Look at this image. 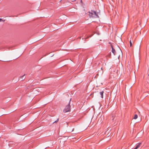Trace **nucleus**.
Wrapping results in <instances>:
<instances>
[{"mask_svg": "<svg viewBox=\"0 0 149 149\" xmlns=\"http://www.w3.org/2000/svg\"><path fill=\"white\" fill-rule=\"evenodd\" d=\"M114 119V118H113L112 119V120H113Z\"/></svg>", "mask_w": 149, "mask_h": 149, "instance_id": "obj_13", "label": "nucleus"}, {"mask_svg": "<svg viewBox=\"0 0 149 149\" xmlns=\"http://www.w3.org/2000/svg\"><path fill=\"white\" fill-rule=\"evenodd\" d=\"M141 143H139L137 146H136V147L134 148V149H137L140 146Z\"/></svg>", "mask_w": 149, "mask_h": 149, "instance_id": "obj_6", "label": "nucleus"}, {"mask_svg": "<svg viewBox=\"0 0 149 149\" xmlns=\"http://www.w3.org/2000/svg\"><path fill=\"white\" fill-rule=\"evenodd\" d=\"M25 78V75H23L21 77V78L22 79V80L24 79Z\"/></svg>", "mask_w": 149, "mask_h": 149, "instance_id": "obj_7", "label": "nucleus"}, {"mask_svg": "<svg viewBox=\"0 0 149 149\" xmlns=\"http://www.w3.org/2000/svg\"><path fill=\"white\" fill-rule=\"evenodd\" d=\"M93 36V35H92L91 36H89L88 37H91V36Z\"/></svg>", "mask_w": 149, "mask_h": 149, "instance_id": "obj_12", "label": "nucleus"}, {"mask_svg": "<svg viewBox=\"0 0 149 149\" xmlns=\"http://www.w3.org/2000/svg\"><path fill=\"white\" fill-rule=\"evenodd\" d=\"M94 11H91V12H89V16L90 17H94L95 16H94Z\"/></svg>", "mask_w": 149, "mask_h": 149, "instance_id": "obj_2", "label": "nucleus"}, {"mask_svg": "<svg viewBox=\"0 0 149 149\" xmlns=\"http://www.w3.org/2000/svg\"><path fill=\"white\" fill-rule=\"evenodd\" d=\"M2 21V19L1 18H0V22H1Z\"/></svg>", "mask_w": 149, "mask_h": 149, "instance_id": "obj_11", "label": "nucleus"}, {"mask_svg": "<svg viewBox=\"0 0 149 149\" xmlns=\"http://www.w3.org/2000/svg\"><path fill=\"white\" fill-rule=\"evenodd\" d=\"M94 16H95V17H99V16H98L97 14L96 11H94Z\"/></svg>", "mask_w": 149, "mask_h": 149, "instance_id": "obj_4", "label": "nucleus"}, {"mask_svg": "<svg viewBox=\"0 0 149 149\" xmlns=\"http://www.w3.org/2000/svg\"><path fill=\"white\" fill-rule=\"evenodd\" d=\"M111 46L112 48L111 52L114 55H115L116 54V52L115 49L113 48V46L112 45H111Z\"/></svg>", "mask_w": 149, "mask_h": 149, "instance_id": "obj_3", "label": "nucleus"}, {"mask_svg": "<svg viewBox=\"0 0 149 149\" xmlns=\"http://www.w3.org/2000/svg\"><path fill=\"white\" fill-rule=\"evenodd\" d=\"M138 117V116L136 114H135L134 115V119H136Z\"/></svg>", "mask_w": 149, "mask_h": 149, "instance_id": "obj_8", "label": "nucleus"}, {"mask_svg": "<svg viewBox=\"0 0 149 149\" xmlns=\"http://www.w3.org/2000/svg\"><path fill=\"white\" fill-rule=\"evenodd\" d=\"M58 120H59V119L57 118L56 120L54 122H53V123H57L58 122Z\"/></svg>", "mask_w": 149, "mask_h": 149, "instance_id": "obj_9", "label": "nucleus"}, {"mask_svg": "<svg viewBox=\"0 0 149 149\" xmlns=\"http://www.w3.org/2000/svg\"><path fill=\"white\" fill-rule=\"evenodd\" d=\"M71 99H70V101L69 102V103L68 104V105H67L65 107V109L63 110V111L65 112H66L68 111H69L70 110V101L71 100Z\"/></svg>", "mask_w": 149, "mask_h": 149, "instance_id": "obj_1", "label": "nucleus"}, {"mask_svg": "<svg viewBox=\"0 0 149 149\" xmlns=\"http://www.w3.org/2000/svg\"><path fill=\"white\" fill-rule=\"evenodd\" d=\"M130 47H132V41H131V40H130Z\"/></svg>", "mask_w": 149, "mask_h": 149, "instance_id": "obj_10", "label": "nucleus"}, {"mask_svg": "<svg viewBox=\"0 0 149 149\" xmlns=\"http://www.w3.org/2000/svg\"><path fill=\"white\" fill-rule=\"evenodd\" d=\"M103 93H104V91H102L101 92H100V95L101 96V97L102 98H103Z\"/></svg>", "mask_w": 149, "mask_h": 149, "instance_id": "obj_5", "label": "nucleus"}]
</instances>
